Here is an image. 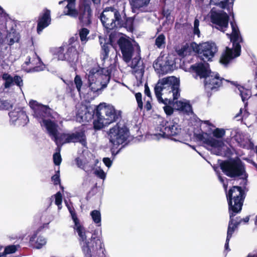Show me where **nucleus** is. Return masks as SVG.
<instances>
[{"label": "nucleus", "mask_w": 257, "mask_h": 257, "mask_svg": "<svg viewBox=\"0 0 257 257\" xmlns=\"http://www.w3.org/2000/svg\"><path fill=\"white\" fill-rule=\"evenodd\" d=\"M201 124H206L207 127L206 131L209 133L212 132L213 136L216 138H221L225 135V132L224 130L218 128H215V126L209 120L201 121Z\"/></svg>", "instance_id": "nucleus-25"}, {"label": "nucleus", "mask_w": 257, "mask_h": 257, "mask_svg": "<svg viewBox=\"0 0 257 257\" xmlns=\"http://www.w3.org/2000/svg\"><path fill=\"white\" fill-rule=\"evenodd\" d=\"M74 83L78 92H80L83 82L79 75H77L74 78Z\"/></svg>", "instance_id": "nucleus-40"}, {"label": "nucleus", "mask_w": 257, "mask_h": 257, "mask_svg": "<svg viewBox=\"0 0 257 257\" xmlns=\"http://www.w3.org/2000/svg\"><path fill=\"white\" fill-rule=\"evenodd\" d=\"M112 67L111 66L110 68L94 67L86 74L88 87L91 92L98 95L107 87L110 80Z\"/></svg>", "instance_id": "nucleus-5"}, {"label": "nucleus", "mask_w": 257, "mask_h": 257, "mask_svg": "<svg viewBox=\"0 0 257 257\" xmlns=\"http://www.w3.org/2000/svg\"><path fill=\"white\" fill-rule=\"evenodd\" d=\"M4 13V9L1 7L0 8V15H3V14Z\"/></svg>", "instance_id": "nucleus-60"}, {"label": "nucleus", "mask_w": 257, "mask_h": 257, "mask_svg": "<svg viewBox=\"0 0 257 257\" xmlns=\"http://www.w3.org/2000/svg\"><path fill=\"white\" fill-rule=\"evenodd\" d=\"M209 133H200L197 135V138L203 143L211 146L212 153L216 155H222L225 147L223 142L213 139Z\"/></svg>", "instance_id": "nucleus-17"}, {"label": "nucleus", "mask_w": 257, "mask_h": 257, "mask_svg": "<svg viewBox=\"0 0 257 257\" xmlns=\"http://www.w3.org/2000/svg\"><path fill=\"white\" fill-rule=\"evenodd\" d=\"M29 105L34 110V116L41 126L46 128L58 148L64 144L71 143L69 134L58 133L57 123H61L63 121L58 114L54 113L51 114V109L48 106L39 104L35 100H31Z\"/></svg>", "instance_id": "nucleus-1"}, {"label": "nucleus", "mask_w": 257, "mask_h": 257, "mask_svg": "<svg viewBox=\"0 0 257 257\" xmlns=\"http://www.w3.org/2000/svg\"><path fill=\"white\" fill-rule=\"evenodd\" d=\"M228 203L230 221H239L240 218L236 217V220L233 217L239 213L242 209L243 202V192L240 187L233 186L226 194Z\"/></svg>", "instance_id": "nucleus-11"}, {"label": "nucleus", "mask_w": 257, "mask_h": 257, "mask_svg": "<svg viewBox=\"0 0 257 257\" xmlns=\"http://www.w3.org/2000/svg\"><path fill=\"white\" fill-rule=\"evenodd\" d=\"M165 43V37L164 35H160L156 39L155 44L158 48H161Z\"/></svg>", "instance_id": "nucleus-38"}, {"label": "nucleus", "mask_w": 257, "mask_h": 257, "mask_svg": "<svg viewBox=\"0 0 257 257\" xmlns=\"http://www.w3.org/2000/svg\"><path fill=\"white\" fill-rule=\"evenodd\" d=\"M241 221V219H240L239 221H233L229 220V221L226 242L224 246L225 250H227V251L230 250L228 248L229 240L235 229L237 227L238 225L240 223Z\"/></svg>", "instance_id": "nucleus-26"}, {"label": "nucleus", "mask_w": 257, "mask_h": 257, "mask_svg": "<svg viewBox=\"0 0 257 257\" xmlns=\"http://www.w3.org/2000/svg\"><path fill=\"white\" fill-rule=\"evenodd\" d=\"M145 93L148 97H150L151 96V92L149 87L147 84L145 85Z\"/></svg>", "instance_id": "nucleus-53"}, {"label": "nucleus", "mask_w": 257, "mask_h": 257, "mask_svg": "<svg viewBox=\"0 0 257 257\" xmlns=\"http://www.w3.org/2000/svg\"><path fill=\"white\" fill-rule=\"evenodd\" d=\"M165 104L166 105H165L164 107V111L165 112V113H166L167 115H171L173 113V111H174L173 108L171 106H170L169 105H167V104Z\"/></svg>", "instance_id": "nucleus-51"}, {"label": "nucleus", "mask_w": 257, "mask_h": 257, "mask_svg": "<svg viewBox=\"0 0 257 257\" xmlns=\"http://www.w3.org/2000/svg\"><path fill=\"white\" fill-rule=\"evenodd\" d=\"M94 174L100 179H104L105 178V174L101 169H96Z\"/></svg>", "instance_id": "nucleus-49"}, {"label": "nucleus", "mask_w": 257, "mask_h": 257, "mask_svg": "<svg viewBox=\"0 0 257 257\" xmlns=\"http://www.w3.org/2000/svg\"><path fill=\"white\" fill-rule=\"evenodd\" d=\"M69 137L71 143L79 142L83 146H86V137L84 130H80L75 133L69 134Z\"/></svg>", "instance_id": "nucleus-27"}, {"label": "nucleus", "mask_w": 257, "mask_h": 257, "mask_svg": "<svg viewBox=\"0 0 257 257\" xmlns=\"http://www.w3.org/2000/svg\"><path fill=\"white\" fill-rule=\"evenodd\" d=\"M89 33V31L86 28H82L79 31V36L83 43H85L87 41V36Z\"/></svg>", "instance_id": "nucleus-35"}, {"label": "nucleus", "mask_w": 257, "mask_h": 257, "mask_svg": "<svg viewBox=\"0 0 257 257\" xmlns=\"http://www.w3.org/2000/svg\"><path fill=\"white\" fill-rule=\"evenodd\" d=\"M23 69L28 72H39L44 70V65L36 53L32 52L23 65Z\"/></svg>", "instance_id": "nucleus-19"}, {"label": "nucleus", "mask_w": 257, "mask_h": 257, "mask_svg": "<svg viewBox=\"0 0 257 257\" xmlns=\"http://www.w3.org/2000/svg\"><path fill=\"white\" fill-rule=\"evenodd\" d=\"M190 69V72L195 74L196 78L198 76L205 78V87L207 90L215 89L221 84L222 79L218 74L210 72L209 64L207 63H196L192 65Z\"/></svg>", "instance_id": "nucleus-8"}, {"label": "nucleus", "mask_w": 257, "mask_h": 257, "mask_svg": "<svg viewBox=\"0 0 257 257\" xmlns=\"http://www.w3.org/2000/svg\"><path fill=\"white\" fill-rule=\"evenodd\" d=\"M179 80L174 76L159 79L155 87L156 96L160 103L170 104L180 96Z\"/></svg>", "instance_id": "nucleus-3"}, {"label": "nucleus", "mask_w": 257, "mask_h": 257, "mask_svg": "<svg viewBox=\"0 0 257 257\" xmlns=\"http://www.w3.org/2000/svg\"><path fill=\"white\" fill-rule=\"evenodd\" d=\"M94 113L96 118L94 120L93 124L96 130L116 121L121 116V111L115 109L113 106L102 103L95 109L82 105L76 114V120L79 122H88L92 119Z\"/></svg>", "instance_id": "nucleus-2"}, {"label": "nucleus", "mask_w": 257, "mask_h": 257, "mask_svg": "<svg viewBox=\"0 0 257 257\" xmlns=\"http://www.w3.org/2000/svg\"><path fill=\"white\" fill-rule=\"evenodd\" d=\"M246 257H257V253H255V252L249 253Z\"/></svg>", "instance_id": "nucleus-56"}, {"label": "nucleus", "mask_w": 257, "mask_h": 257, "mask_svg": "<svg viewBox=\"0 0 257 257\" xmlns=\"http://www.w3.org/2000/svg\"><path fill=\"white\" fill-rule=\"evenodd\" d=\"M192 48L204 61H211L218 51L216 45L213 42H207L199 45L195 43L192 44Z\"/></svg>", "instance_id": "nucleus-14"}, {"label": "nucleus", "mask_w": 257, "mask_h": 257, "mask_svg": "<svg viewBox=\"0 0 257 257\" xmlns=\"http://www.w3.org/2000/svg\"><path fill=\"white\" fill-rule=\"evenodd\" d=\"M160 67L161 70L163 72L168 73L169 71H171L173 68V66L171 65H164L163 66L162 64H160Z\"/></svg>", "instance_id": "nucleus-48"}, {"label": "nucleus", "mask_w": 257, "mask_h": 257, "mask_svg": "<svg viewBox=\"0 0 257 257\" xmlns=\"http://www.w3.org/2000/svg\"><path fill=\"white\" fill-rule=\"evenodd\" d=\"M244 222H247L249 220V217L246 216L245 218H244L243 219Z\"/></svg>", "instance_id": "nucleus-57"}, {"label": "nucleus", "mask_w": 257, "mask_h": 257, "mask_svg": "<svg viewBox=\"0 0 257 257\" xmlns=\"http://www.w3.org/2000/svg\"><path fill=\"white\" fill-rule=\"evenodd\" d=\"M52 181L53 182L55 185H57L60 184V175H59V171H57V173L53 175L51 178Z\"/></svg>", "instance_id": "nucleus-50"}, {"label": "nucleus", "mask_w": 257, "mask_h": 257, "mask_svg": "<svg viewBox=\"0 0 257 257\" xmlns=\"http://www.w3.org/2000/svg\"><path fill=\"white\" fill-rule=\"evenodd\" d=\"M4 81L5 87L7 88L11 87L15 84L21 87L23 85V80L21 77L15 76L14 77L8 73H4L2 76Z\"/></svg>", "instance_id": "nucleus-24"}, {"label": "nucleus", "mask_w": 257, "mask_h": 257, "mask_svg": "<svg viewBox=\"0 0 257 257\" xmlns=\"http://www.w3.org/2000/svg\"><path fill=\"white\" fill-rule=\"evenodd\" d=\"M199 21L198 19H195L194 22V30L193 33L194 35H197L199 37L200 36V31L199 29Z\"/></svg>", "instance_id": "nucleus-43"}, {"label": "nucleus", "mask_w": 257, "mask_h": 257, "mask_svg": "<svg viewBox=\"0 0 257 257\" xmlns=\"http://www.w3.org/2000/svg\"><path fill=\"white\" fill-rule=\"evenodd\" d=\"M77 166L86 172H89L93 169V165L86 159L78 157L75 159Z\"/></svg>", "instance_id": "nucleus-29"}, {"label": "nucleus", "mask_w": 257, "mask_h": 257, "mask_svg": "<svg viewBox=\"0 0 257 257\" xmlns=\"http://www.w3.org/2000/svg\"><path fill=\"white\" fill-rule=\"evenodd\" d=\"M235 86L236 88L234 90L236 93H238L240 95L242 100L243 102H244V101L246 100H247L251 96V91L249 89H247L244 88L243 86L236 85L235 83H234Z\"/></svg>", "instance_id": "nucleus-30"}, {"label": "nucleus", "mask_w": 257, "mask_h": 257, "mask_svg": "<svg viewBox=\"0 0 257 257\" xmlns=\"http://www.w3.org/2000/svg\"><path fill=\"white\" fill-rule=\"evenodd\" d=\"M129 134L128 129L123 122L117 123L107 133L109 143L116 148L127 140Z\"/></svg>", "instance_id": "nucleus-13"}, {"label": "nucleus", "mask_w": 257, "mask_h": 257, "mask_svg": "<svg viewBox=\"0 0 257 257\" xmlns=\"http://www.w3.org/2000/svg\"><path fill=\"white\" fill-rule=\"evenodd\" d=\"M90 215L94 223L97 224L98 226H100L101 222V214L100 212L96 210H94L91 212Z\"/></svg>", "instance_id": "nucleus-33"}, {"label": "nucleus", "mask_w": 257, "mask_h": 257, "mask_svg": "<svg viewBox=\"0 0 257 257\" xmlns=\"http://www.w3.org/2000/svg\"><path fill=\"white\" fill-rule=\"evenodd\" d=\"M145 108L147 111L151 110V109L152 108L151 104L150 103L149 100L147 101V102H146V104L145 105Z\"/></svg>", "instance_id": "nucleus-54"}, {"label": "nucleus", "mask_w": 257, "mask_h": 257, "mask_svg": "<svg viewBox=\"0 0 257 257\" xmlns=\"http://www.w3.org/2000/svg\"><path fill=\"white\" fill-rule=\"evenodd\" d=\"M78 45V42L75 37H72L69 40V44H66L65 46H73L76 48Z\"/></svg>", "instance_id": "nucleus-46"}, {"label": "nucleus", "mask_w": 257, "mask_h": 257, "mask_svg": "<svg viewBox=\"0 0 257 257\" xmlns=\"http://www.w3.org/2000/svg\"><path fill=\"white\" fill-rule=\"evenodd\" d=\"M55 204L58 206V208L60 209V206L62 203V195L61 193L60 192H57L55 194Z\"/></svg>", "instance_id": "nucleus-45"}, {"label": "nucleus", "mask_w": 257, "mask_h": 257, "mask_svg": "<svg viewBox=\"0 0 257 257\" xmlns=\"http://www.w3.org/2000/svg\"><path fill=\"white\" fill-rule=\"evenodd\" d=\"M68 209L75 223L74 228L79 237L83 251L86 255L90 256L92 251L102 248V242L98 237L96 238L93 236L91 237L90 242L87 241L86 232L84 227L79 224L73 211L70 207H68Z\"/></svg>", "instance_id": "nucleus-9"}, {"label": "nucleus", "mask_w": 257, "mask_h": 257, "mask_svg": "<svg viewBox=\"0 0 257 257\" xmlns=\"http://www.w3.org/2000/svg\"><path fill=\"white\" fill-rule=\"evenodd\" d=\"M230 25L232 29L231 34H227L230 41L232 42V47H226L225 51L222 54L220 62L224 66L227 65L233 59L240 55L241 46L240 43L242 42L238 27L235 22H231Z\"/></svg>", "instance_id": "nucleus-7"}, {"label": "nucleus", "mask_w": 257, "mask_h": 257, "mask_svg": "<svg viewBox=\"0 0 257 257\" xmlns=\"http://www.w3.org/2000/svg\"><path fill=\"white\" fill-rule=\"evenodd\" d=\"M231 1H232V3H231V4L232 5L233 3V1H234V0H231Z\"/></svg>", "instance_id": "nucleus-61"}, {"label": "nucleus", "mask_w": 257, "mask_h": 257, "mask_svg": "<svg viewBox=\"0 0 257 257\" xmlns=\"http://www.w3.org/2000/svg\"><path fill=\"white\" fill-rule=\"evenodd\" d=\"M99 41L102 49V58L103 60H104L108 58L110 45L108 43H106L104 38L101 37H99Z\"/></svg>", "instance_id": "nucleus-32"}, {"label": "nucleus", "mask_w": 257, "mask_h": 257, "mask_svg": "<svg viewBox=\"0 0 257 257\" xmlns=\"http://www.w3.org/2000/svg\"><path fill=\"white\" fill-rule=\"evenodd\" d=\"M136 98L138 103V107L140 109L143 108V104L142 100V94L141 93H137L135 95Z\"/></svg>", "instance_id": "nucleus-47"}, {"label": "nucleus", "mask_w": 257, "mask_h": 257, "mask_svg": "<svg viewBox=\"0 0 257 257\" xmlns=\"http://www.w3.org/2000/svg\"><path fill=\"white\" fill-rule=\"evenodd\" d=\"M118 43L122 54L124 61L128 66L135 70V72L141 77L144 72V67L141 61L140 56V48L138 45L133 46L127 39L121 37Z\"/></svg>", "instance_id": "nucleus-4"}, {"label": "nucleus", "mask_w": 257, "mask_h": 257, "mask_svg": "<svg viewBox=\"0 0 257 257\" xmlns=\"http://www.w3.org/2000/svg\"><path fill=\"white\" fill-rule=\"evenodd\" d=\"M211 22L215 25V28L222 31H226L228 25L229 17L222 11H215L212 9L210 12Z\"/></svg>", "instance_id": "nucleus-18"}, {"label": "nucleus", "mask_w": 257, "mask_h": 257, "mask_svg": "<svg viewBox=\"0 0 257 257\" xmlns=\"http://www.w3.org/2000/svg\"><path fill=\"white\" fill-rule=\"evenodd\" d=\"M92 1H93V2L94 4H99L100 2V0H92Z\"/></svg>", "instance_id": "nucleus-58"}, {"label": "nucleus", "mask_w": 257, "mask_h": 257, "mask_svg": "<svg viewBox=\"0 0 257 257\" xmlns=\"http://www.w3.org/2000/svg\"><path fill=\"white\" fill-rule=\"evenodd\" d=\"M103 26L108 30L125 27L126 23H132L131 18L127 19L123 11L120 12L112 7H107L100 16Z\"/></svg>", "instance_id": "nucleus-6"}, {"label": "nucleus", "mask_w": 257, "mask_h": 257, "mask_svg": "<svg viewBox=\"0 0 257 257\" xmlns=\"http://www.w3.org/2000/svg\"><path fill=\"white\" fill-rule=\"evenodd\" d=\"M175 108L185 113H189L192 111L191 106L189 102L186 99H182L179 101H173ZM172 104V103H171Z\"/></svg>", "instance_id": "nucleus-28"}, {"label": "nucleus", "mask_w": 257, "mask_h": 257, "mask_svg": "<svg viewBox=\"0 0 257 257\" xmlns=\"http://www.w3.org/2000/svg\"><path fill=\"white\" fill-rule=\"evenodd\" d=\"M17 250V246L15 245H11L7 246L4 250L6 254L14 253Z\"/></svg>", "instance_id": "nucleus-44"}, {"label": "nucleus", "mask_w": 257, "mask_h": 257, "mask_svg": "<svg viewBox=\"0 0 257 257\" xmlns=\"http://www.w3.org/2000/svg\"><path fill=\"white\" fill-rule=\"evenodd\" d=\"M10 121L15 125H25L29 121L26 112L18 108L9 113Z\"/></svg>", "instance_id": "nucleus-20"}, {"label": "nucleus", "mask_w": 257, "mask_h": 257, "mask_svg": "<svg viewBox=\"0 0 257 257\" xmlns=\"http://www.w3.org/2000/svg\"><path fill=\"white\" fill-rule=\"evenodd\" d=\"M103 162L104 163V164L108 168L111 166L112 161L108 158H103Z\"/></svg>", "instance_id": "nucleus-52"}, {"label": "nucleus", "mask_w": 257, "mask_h": 257, "mask_svg": "<svg viewBox=\"0 0 257 257\" xmlns=\"http://www.w3.org/2000/svg\"><path fill=\"white\" fill-rule=\"evenodd\" d=\"M56 53L58 60L67 61L72 66L75 65L78 59L76 48L73 46H65V45H63L56 49Z\"/></svg>", "instance_id": "nucleus-16"}, {"label": "nucleus", "mask_w": 257, "mask_h": 257, "mask_svg": "<svg viewBox=\"0 0 257 257\" xmlns=\"http://www.w3.org/2000/svg\"><path fill=\"white\" fill-rule=\"evenodd\" d=\"M51 21L50 11L47 9L44 10L39 17L37 32L40 34L44 28L50 24Z\"/></svg>", "instance_id": "nucleus-22"}, {"label": "nucleus", "mask_w": 257, "mask_h": 257, "mask_svg": "<svg viewBox=\"0 0 257 257\" xmlns=\"http://www.w3.org/2000/svg\"><path fill=\"white\" fill-rule=\"evenodd\" d=\"M1 7L0 6V8H1Z\"/></svg>", "instance_id": "nucleus-62"}, {"label": "nucleus", "mask_w": 257, "mask_h": 257, "mask_svg": "<svg viewBox=\"0 0 257 257\" xmlns=\"http://www.w3.org/2000/svg\"><path fill=\"white\" fill-rule=\"evenodd\" d=\"M7 39L9 42V45H12L15 42H18L19 40V37L16 33L13 32L10 33L7 36Z\"/></svg>", "instance_id": "nucleus-37"}, {"label": "nucleus", "mask_w": 257, "mask_h": 257, "mask_svg": "<svg viewBox=\"0 0 257 257\" xmlns=\"http://www.w3.org/2000/svg\"><path fill=\"white\" fill-rule=\"evenodd\" d=\"M242 114V118H245L248 115V112L246 111V109L244 108H240L239 110V112L236 114L235 117L237 118V120H239L240 118H239L240 115Z\"/></svg>", "instance_id": "nucleus-42"}, {"label": "nucleus", "mask_w": 257, "mask_h": 257, "mask_svg": "<svg viewBox=\"0 0 257 257\" xmlns=\"http://www.w3.org/2000/svg\"><path fill=\"white\" fill-rule=\"evenodd\" d=\"M218 178H219V179L220 181L222 183H223V186H224V188L225 190H226L227 187V185L225 184V183L224 182V179L220 175L218 176Z\"/></svg>", "instance_id": "nucleus-55"}, {"label": "nucleus", "mask_w": 257, "mask_h": 257, "mask_svg": "<svg viewBox=\"0 0 257 257\" xmlns=\"http://www.w3.org/2000/svg\"><path fill=\"white\" fill-rule=\"evenodd\" d=\"M36 236L33 235L30 239V241L34 248L39 249L46 243V239L42 236H39L36 240L35 238Z\"/></svg>", "instance_id": "nucleus-31"}, {"label": "nucleus", "mask_w": 257, "mask_h": 257, "mask_svg": "<svg viewBox=\"0 0 257 257\" xmlns=\"http://www.w3.org/2000/svg\"><path fill=\"white\" fill-rule=\"evenodd\" d=\"M12 106V104L8 100L0 99V109H9Z\"/></svg>", "instance_id": "nucleus-39"}, {"label": "nucleus", "mask_w": 257, "mask_h": 257, "mask_svg": "<svg viewBox=\"0 0 257 257\" xmlns=\"http://www.w3.org/2000/svg\"><path fill=\"white\" fill-rule=\"evenodd\" d=\"M64 3H67L64 10L65 15L73 18H76L78 15L79 20L82 26H88L91 23L92 12L90 5L84 4L81 5L78 13L75 9L76 0H64L59 2V4L61 5Z\"/></svg>", "instance_id": "nucleus-10"}, {"label": "nucleus", "mask_w": 257, "mask_h": 257, "mask_svg": "<svg viewBox=\"0 0 257 257\" xmlns=\"http://www.w3.org/2000/svg\"><path fill=\"white\" fill-rule=\"evenodd\" d=\"M150 1L151 0H130L132 12L136 14L151 12V9L149 7Z\"/></svg>", "instance_id": "nucleus-21"}, {"label": "nucleus", "mask_w": 257, "mask_h": 257, "mask_svg": "<svg viewBox=\"0 0 257 257\" xmlns=\"http://www.w3.org/2000/svg\"><path fill=\"white\" fill-rule=\"evenodd\" d=\"M222 171L228 176H241L246 178L244 167L240 161L224 162L220 165Z\"/></svg>", "instance_id": "nucleus-15"}, {"label": "nucleus", "mask_w": 257, "mask_h": 257, "mask_svg": "<svg viewBox=\"0 0 257 257\" xmlns=\"http://www.w3.org/2000/svg\"><path fill=\"white\" fill-rule=\"evenodd\" d=\"M228 0H210V4L225 9L228 5Z\"/></svg>", "instance_id": "nucleus-36"}, {"label": "nucleus", "mask_w": 257, "mask_h": 257, "mask_svg": "<svg viewBox=\"0 0 257 257\" xmlns=\"http://www.w3.org/2000/svg\"><path fill=\"white\" fill-rule=\"evenodd\" d=\"M58 152H60V148H58ZM62 159L59 152H57L53 155V161L56 165H59L61 163Z\"/></svg>", "instance_id": "nucleus-41"}, {"label": "nucleus", "mask_w": 257, "mask_h": 257, "mask_svg": "<svg viewBox=\"0 0 257 257\" xmlns=\"http://www.w3.org/2000/svg\"><path fill=\"white\" fill-rule=\"evenodd\" d=\"M156 133L152 135V138L159 140L161 138L176 136L181 133V128L177 122L173 120H162L156 127Z\"/></svg>", "instance_id": "nucleus-12"}, {"label": "nucleus", "mask_w": 257, "mask_h": 257, "mask_svg": "<svg viewBox=\"0 0 257 257\" xmlns=\"http://www.w3.org/2000/svg\"><path fill=\"white\" fill-rule=\"evenodd\" d=\"M6 254L5 252L0 253V257H6Z\"/></svg>", "instance_id": "nucleus-59"}, {"label": "nucleus", "mask_w": 257, "mask_h": 257, "mask_svg": "<svg viewBox=\"0 0 257 257\" xmlns=\"http://www.w3.org/2000/svg\"><path fill=\"white\" fill-rule=\"evenodd\" d=\"M234 139L238 145L243 148H249L251 145V142L247 135L243 133L238 130H235L232 132Z\"/></svg>", "instance_id": "nucleus-23"}, {"label": "nucleus", "mask_w": 257, "mask_h": 257, "mask_svg": "<svg viewBox=\"0 0 257 257\" xmlns=\"http://www.w3.org/2000/svg\"><path fill=\"white\" fill-rule=\"evenodd\" d=\"M176 52L178 55L181 57H184L190 53V48L189 46L186 44L182 46L181 48H177L176 49Z\"/></svg>", "instance_id": "nucleus-34"}]
</instances>
